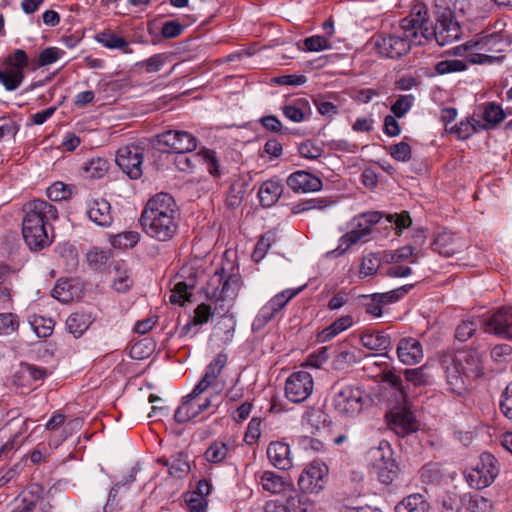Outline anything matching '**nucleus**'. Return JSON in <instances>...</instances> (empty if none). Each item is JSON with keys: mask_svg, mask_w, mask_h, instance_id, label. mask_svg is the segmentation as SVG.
<instances>
[{"mask_svg": "<svg viewBox=\"0 0 512 512\" xmlns=\"http://www.w3.org/2000/svg\"><path fill=\"white\" fill-rule=\"evenodd\" d=\"M241 285L240 276L237 274L225 275L224 270L216 271L209 281L208 295L210 299L215 301V309L228 311L229 305L226 302L232 303L237 297Z\"/></svg>", "mask_w": 512, "mask_h": 512, "instance_id": "nucleus-6", "label": "nucleus"}, {"mask_svg": "<svg viewBox=\"0 0 512 512\" xmlns=\"http://www.w3.org/2000/svg\"><path fill=\"white\" fill-rule=\"evenodd\" d=\"M155 142L158 147H165L164 151L176 154L189 153L197 148V139L194 135L182 130H168L156 135Z\"/></svg>", "mask_w": 512, "mask_h": 512, "instance_id": "nucleus-10", "label": "nucleus"}, {"mask_svg": "<svg viewBox=\"0 0 512 512\" xmlns=\"http://www.w3.org/2000/svg\"><path fill=\"white\" fill-rule=\"evenodd\" d=\"M48 375L47 369L29 363H21L13 375V384L26 393L37 387V382L43 381Z\"/></svg>", "mask_w": 512, "mask_h": 512, "instance_id": "nucleus-15", "label": "nucleus"}, {"mask_svg": "<svg viewBox=\"0 0 512 512\" xmlns=\"http://www.w3.org/2000/svg\"><path fill=\"white\" fill-rule=\"evenodd\" d=\"M388 152L393 159L399 162H408L412 157L411 147L404 141L390 145Z\"/></svg>", "mask_w": 512, "mask_h": 512, "instance_id": "nucleus-53", "label": "nucleus"}, {"mask_svg": "<svg viewBox=\"0 0 512 512\" xmlns=\"http://www.w3.org/2000/svg\"><path fill=\"white\" fill-rule=\"evenodd\" d=\"M397 356L405 365L418 364L424 356L421 342L413 337L402 338L397 346Z\"/></svg>", "mask_w": 512, "mask_h": 512, "instance_id": "nucleus-19", "label": "nucleus"}, {"mask_svg": "<svg viewBox=\"0 0 512 512\" xmlns=\"http://www.w3.org/2000/svg\"><path fill=\"white\" fill-rule=\"evenodd\" d=\"M466 508L470 512H490L492 509V502L479 494H473L469 496Z\"/></svg>", "mask_w": 512, "mask_h": 512, "instance_id": "nucleus-52", "label": "nucleus"}, {"mask_svg": "<svg viewBox=\"0 0 512 512\" xmlns=\"http://www.w3.org/2000/svg\"><path fill=\"white\" fill-rule=\"evenodd\" d=\"M246 193V184L242 180H236L231 183L226 196V205L229 208L240 206Z\"/></svg>", "mask_w": 512, "mask_h": 512, "instance_id": "nucleus-39", "label": "nucleus"}, {"mask_svg": "<svg viewBox=\"0 0 512 512\" xmlns=\"http://www.w3.org/2000/svg\"><path fill=\"white\" fill-rule=\"evenodd\" d=\"M178 207L168 193H158L146 203L140 217L143 231L151 238L165 242L178 231Z\"/></svg>", "mask_w": 512, "mask_h": 512, "instance_id": "nucleus-1", "label": "nucleus"}, {"mask_svg": "<svg viewBox=\"0 0 512 512\" xmlns=\"http://www.w3.org/2000/svg\"><path fill=\"white\" fill-rule=\"evenodd\" d=\"M202 393L193 389L183 398L181 405L176 409L174 419L177 423H186L208 410L211 406L210 398H201Z\"/></svg>", "mask_w": 512, "mask_h": 512, "instance_id": "nucleus-14", "label": "nucleus"}, {"mask_svg": "<svg viewBox=\"0 0 512 512\" xmlns=\"http://www.w3.org/2000/svg\"><path fill=\"white\" fill-rule=\"evenodd\" d=\"M417 26L419 38L429 40L434 38L440 46H445L460 38L461 27L447 10L437 19L435 25L428 18V10L424 4H416L409 16L404 18V27Z\"/></svg>", "mask_w": 512, "mask_h": 512, "instance_id": "nucleus-2", "label": "nucleus"}, {"mask_svg": "<svg viewBox=\"0 0 512 512\" xmlns=\"http://www.w3.org/2000/svg\"><path fill=\"white\" fill-rule=\"evenodd\" d=\"M82 175L85 178L89 179H99L102 178L109 170V162L107 159L102 157H93L83 163L82 167Z\"/></svg>", "mask_w": 512, "mask_h": 512, "instance_id": "nucleus-31", "label": "nucleus"}, {"mask_svg": "<svg viewBox=\"0 0 512 512\" xmlns=\"http://www.w3.org/2000/svg\"><path fill=\"white\" fill-rule=\"evenodd\" d=\"M413 102V95H400L395 103L391 106V112L397 118H401L411 109Z\"/></svg>", "mask_w": 512, "mask_h": 512, "instance_id": "nucleus-57", "label": "nucleus"}, {"mask_svg": "<svg viewBox=\"0 0 512 512\" xmlns=\"http://www.w3.org/2000/svg\"><path fill=\"white\" fill-rule=\"evenodd\" d=\"M329 469L328 466L319 460L309 463L298 478V486L305 493H319L323 490Z\"/></svg>", "mask_w": 512, "mask_h": 512, "instance_id": "nucleus-12", "label": "nucleus"}, {"mask_svg": "<svg viewBox=\"0 0 512 512\" xmlns=\"http://www.w3.org/2000/svg\"><path fill=\"white\" fill-rule=\"evenodd\" d=\"M87 261L89 265L97 270L106 267L111 261V252L93 249L87 253Z\"/></svg>", "mask_w": 512, "mask_h": 512, "instance_id": "nucleus-46", "label": "nucleus"}, {"mask_svg": "<svg viewBox=\"0 0 512 512\" xmlns=\"http://www.w3.org/2000/svg\"><path fill=\"white\" fill-rule=\"evenodd\" d=\"M267 456L270 463L280 470H287L292 466L290 447L286 443L271 442L267 448Z\"/></svg>", "mask_w": 512, "mask_h": 512, "instance_id": "nucleus-25", "label": "nucleus"}, {"mask_svg": "<svg viewBox=\"0 0 512 512\" xmlns=\"http://www.w3.org/2000/svg\"><path fill=\"white\" fill-rule=\"evenodd\" d=\"M298 290H285L275 295L259 311L256 321L264 325L272 320L285 305L297 295Z\"/></svg>", "mask_w": 512, "mask_h": 512, "instance_id": "nucleus-18", "label": "nucleus"}, {"mask_svg": "<svg viewBox=\"0 0 512 512\" xmlns=\"http://www.w3.org/2000/svg\"><path fill=\"white\" fill-rule=\"evenodd\" d=\"M115 160L119 168L131 179H139L142 176L143 148L136 145L120 147Z\"/></svg>", "mask_w": 512, "mask_h": 512, "instance_id": "nucleus-13", "label": "nucleus"}, {"mask_svg": "<svg viewBox=\"0 0 512 512\" xmlns=\"http://www.w3.org/2000/svg\"><path fill=\"white\" fill-rule=\"evenodd\" d=\"M446 382L451 392L463 395L473 380L483 375L482 356L477 350H462L442 359Z\"/></svg>", "mask_w": 512, "mask_h": 512, "instance_id": "nucleus-3", "label": "nucleus"}, {"mask_svg": "<svg viewBox=\"0 0 512 512\" xmlns=\"http://www.w3.org/2000/svg\"><path fill=\"white\" fill-rule=\"evenodd\" d=\"M504 41L499 33L477 35L476 39L468 41L464 48L471 51L469 62L473 64L492 63L498 57L489 53H498L503 50Z\"/></svg>", "mask_w": 512, "mask_h": 512, "instance_id": "nucleus-7", "label": "nucleus"}, {"mask_svg": "<svg viewBox=\"0 0 512 512\" xmlns=\"http://www.w3.org/2000/svg\"><path fill=\"white\" fill-rule=\"evenodd\" d=\"M362 345L373 351H385L391 346L390 336L383 332H366L361 336Z\"/></svg>", "mask_w": 512, "mask_h": 512, "instance_id": "nucleus-32", "label": "nucleus"}, {"mask_svg": "<svg viewBox=\"0 0 512 512\" xmlns=\"http://www.w3.org/2000/svg\"><path fill=\"white\" fill-rule=\"evenodd\" d=\"M87 215L99 226L108 227L113 222L110 203L104 198L92 199L87 204Z\"/></svg>", "mask_w": 512, "mask_h": 512, "instance_id": "nucleus-23", "label": "nucleus"}, {"mask_svg": "<svg viewBox=\"0 0 512 512\" xmlns=\"http://www.w3.org/2000/svg\"><path fill=\"white\" fill-rule=\"evenodd\" d=\"M255 480L261 488L271 494H280L291 488L290 481L274 471H260L255 474Z\"/></svg>", "mask_w": 512, "mask_h": 512, "instance_id": "nucleus-21", "label": "nucleus"}, {"mask_svg": "<svg viewBox=\"0 0 512 512\" xmlns=\"http://www.w3.org/2000/svg\"><path fill=\"white\" fill-rule=\"evenodd\" d=\"M384 443L381 442L379 447L372 448L369 454L372 457L379 456V462L375 463L374 466L377 469L378 479L386 485L391 484L398 476V466L391 457H386L382 453ZM388 446L387 443H385Z\"/></svg>", "mask_w": 512, "mask_h": 512, "instance_id": "nucleus-17", "label": "nucleus"}, {"mask_svg": "<svg viewBox=\"0 0 512 512\" xmlns=\"http://www.w3.org/2000/svg\"><path fill=\"white\" fill-rule=\"evenodd\" d=\"M289 512H313L315 510L314 503L309 499L305 492L299 493L291 489V493L286 499Z\"/></svg>", "mask_w": 512, "mask_h": 512, "instance_id": "nucleus-36", "label": "nucleus"}, {"mask_svg": "<svg viewBox=\"0 0 512 512\" xmlns=\"http://www.w3.org/2000/svg\"><path fill=\"white\" fill-rule=\"evenodd\" d=\"M22 234L32 250H41L51 243L47 225L58 218L55 206L45 200L34 199L25 205Z\"/></svg>", "mask_w": 512, "mask_h": 512, "instance_id": "nucleus-4", "label": "nucleus"}, {"mask_svg": "<svg viewBox=\"0 0 512 512\" xmlns=\"http://www.w3.org/2000/svg\"><path fill=\"white\" fill-rule=\"evenodd\" d=\"M198 156L202 159L208 173L213 178H219L221 176L219 159L214 150L204 148L198 153Z\"/></svg>", "mask_w": 512, "mask_h": 512, "instance_id": "nucleus-43", "label": "nucleus"}, {"mask_svg": "<svg viewBox=\"0 0 512 512\" xmlns=\"http://www.w3.org/2000/svg\"><path fill=\"white\" fill-rule=\"evenodd\" d=\"M390 428L399 436H406L415 432L418 428L413 414L406 410L391 413L389 420Z\"/></svg>", "mask_w": 512, "mask_h": 512, "instance_id": "nucleus-24", "label": "nucleus"}, {"mask_svg": "<svg viewBox=\"0 0 512 512\" xmlns=\"http://www.w3.org/2000/svg\"><path fill=\"white\" fill-rule=\"evenodd\" d=\"M98 43L109 49H119L125 54L132 53L129 42L123 37L111 31H103L95 36Z\"/></svg>", "mask_w": 512, "mask_h": 512, "instance_id": "nucleus-29", "label": "nucleus"}, {"mask_svg": "<svg viewBox=\"0 0 512 512\" xmlns=\"http://www.w3.org/2000/svg\"><path fill=\"white\" fill-rule=\"evenodd\" d=\"M417 251L414 247L410 245H405L396 249L395 251L386 254V262L391 264H398L402 261L410 260L411 264H415L417 262Z\"/></svg>", "mask_w": 512, "mask_h": 512, "instance_id": "nucleus-42", "label": "nucleus"}, {"mask_svg": "<svg viewBox=\"0 0 512 512\" xmlns=\"http://www.w3.org/2000/svg\"><path fill=\"white\" fill-rule=\"evenodd\" d=\"M422 482L430 484L438 482L441 478V471L437 463H428L420 470Z\"/></svg>", "mask_w": 512, "mask_h": 512, "instance_id": "nucleus-63", "label": "nucleus"}, {"mask_svg": "<svg viewBox=\"0 0 512 512\" xmlns=\"http://www.w3.org/2000/svg\"><path fill=\"white\" fill-rule=\"evenodd\" d=\"M353 324V318L350 315L342 316L336 319L330 326L324 328L317 335L318 342H327L332 338L345 331Z\"/></svg>", "mask_w": 512, "mask_h": 512, "instance_id": "nucleus-30", "label": "nucleus"}, {"mask_svg": "<svg viewBox=\"0 0 512 512\" xmlns=\"http://www.w3.org/2000/svg\"><path fill=\"white\" fill-rule=\"evenodd\" d=\"M287 185L295 192H316L322 188V180L306 171H296L287 179Z\"/></svg>", "mask_w": 512, "mask_h": 512, "instance_id": "nucleus-20", "label": "nucleus"}, {"mask_svg": "<svg viewBox=\"0 0 512 512\" xmlns=\"http://www.w3.org/2000/svg\"><path fill=\"white\" fill-rule=\"evenodd\" d=\"M140 240V234L136 231H127L115 235L112 240V246L120 249L134 247Z\"/></svg>", "mask_w": 512, "mask_h": 512, "instance_id": "nucleus-45", "label": "nucleus"}, {"mask_svg": "<svg viewBox=\"0 0 512 512\" xmlns=\"http://www.w3.org/2000/svg\"><path fill=\"white\" fill-rule=\"evenodd\" d=\"M228 453V447L225 443L214 442L205 452V457L209 462L220 463Z\"/></svg>", "mask_w": 512, "mask_h": 512, "instance_id": "nucleus-56", "label": "nucleus"}, {"mask_svg": "<svg viewBox=\"0 0 512 512\" xmlns=\"http://www.w3.org/2000/svg\"><path fill=\"white\" fill-rule=\"evenodd\" d=\"M188 285L185 282H178L171 291L169 301L173 304L183 305L189 300Z\"/></svg>", "mask_w": 512, "mask_h": 512, "instance_id": "nucleus-64", "label": "nucleus"}, {"mask_svg": "<svg viewBox=\"0 0 512 512\" xmlns=\"http://www.w3.org/2000/svg\"><path fill=\"white\" fill-rule=\"evenodd\" d=\"M303 421L308 423L312 428L319 429L326 421L325 413L319 408H310L305 411Z\"/></svg>", "mask_w": 512, "mask_h": 512, "instance_id": "nucleus-60", "label": "nucleus"}, {"mask_svg": "<svg viewBox=\"0 0 512 512\" xmlns=\"http://www.w3.org/2000/svg\"><path fill=\"white\" fill-rule=\"evenodd\" d=\"M505 118V113L500 105L490 102L486 104L483 112V119L490 125L496 126Z\"/></svg>", "mask_w": 512, "mask_h": 512, "instance_id": "nucleus-47", "label": "nucleus"}, {"mask_svg": "<svg viewBox=\"0 0 512 512\" xmlns=\"http://www.w3.org/2000/svg\"><path fill=\"white\" fill-rule=\"evenodd\" d=\"M284 116L292 122H302L311 115V109L308 101L304 99L296 100L293 104L285 105L282 108Z\"/></svg>", "mask_w": 512, "mask_h": 512, "instance_id": "nucleus-27", "label": "nucleus"}, {"mask_svg": "<svg viewBox=\"0 0 512 512\" xmlns=\"http://www.w3.org/2000/svg\"><path fill=\"white\" fill-rule=\"evenodd\" d=\"M92 323L89 314L83 312L72 313L66 320L67 330L74 335L75 338L81 337Z\"/></svg>", "mask_w": 512, "mask_h": 512, "instance_id": "nucleus-33", "label": "nucleus"}, {"mask_svg": "<svg viewBox=\"0 0 512 512\" xmlns=\"http://www.w3.org/2000/svg\"><path fill=\"white\" fill-rule=\"evenodd\" d=\"M276 242V233L268 231L261 236L255 245L252 253V260L256 263L260 262L266 255L267 251L273 243Z\"/></svg>", "mask_w": 512, "mask_h": 512, "instance_id": "nucleus-41", "label": "nucleus"}, {"mask_svg": "<svg viewBox=\"0 0 512 512\" xmlns=\"http://www.w3.org/2000/svg\"><path fill=\"white\" fill-rule=\"evenodd\" d=\"M19 328V317L14 313H0V336L10 335Z\"/></svg>", "mask_w": 512, "mask_h": 512, "instance_id": "nucleus-51", "label": "nucleus"}, {"mask_svg": "<svg viewBox=\"0 0 512 512\" xmlns=\"http://www.w3.org/2000/svg\"><path fill=\"white\" fill-rule=\"evenodd\" d=\"M485 331L505 339L512 338V306L497 309L486 321Z\"/></svg>", "mask_w": 512, "mask_h": 512, "instance_id": "nucleus-16", "label": "nucleus"}, {"mask_svg": "<svg viewBox=\"0 0 512 512\" xmlns=\"http://www.w3.org/2000/svg\"><path fill=\"white\" fill-rule=\"evenodd\" d=\"M396 512H428L429 503L420 494H412L404 498L395 507Z\"/></svg>", "mask_w": 512, "mask_h": 512, "instance_id": "nucleus-35", "label": "nucleus"}, {"mask_svg": "<svg viewBox=\"0 0 512 512\" xmlns=\"http://www.w3.org/2000/svg\"><path fill=\"white\" fill-rule=\"evenodd\" d=\"M481 125L479 121L475 119H466L462 120L460 123L455 126L447 129L450 133H453L457 136L458 139L465 140L468 139L472 134L478 131Z\"/></svg>", "mask_w": 512, "mask_h": 512, "instance_id": "nucleus-40", "label": "nucleus"}, {"mask_svg": "<svg viewBox=\"0 0 512 512\" xmlns=\"http://www.w3.org/2000/svg\"><path fill=\"white\" fill-rule=\"evenodd\" d=\"M167 60L168 56L166 54L159 53L139 62L137 65L147 73H155L161 70Z\"/></svg>", "mask_w": 512, "mask_h": 512, "instance_id": "nucleus-49", "label": "nucleus"}, {"mask_svg": "<svg viewBox=\"0 0 512 512\" xmlns=\"http://www.w3.org/2000/svg\"><path fill=\"white\" fill-rule=\"evenodd\" d=\"M498 460L489 452L480 455L475 467L466 475L468 484L475 489H483L490 486L499 474Z\"/></svg>", "mask_w": 512, "mask_h": 512, "instance_id": "nucleus-9", "label": "nucleus"}, {"mask_svg": "<svg viewBox=\"0 0 512 512\" xmlns=\"http://www.w3.org/2000/svg\"><path fill=\"white\" fill-rule=\"evenodd\" d=\"M304 47L307 51L319 52L330 49L328 37L321 35H313L304 40Z\"/></svg>", "mask_w": 512, "mask_h": 512, "instance_id": "nucleus-61", "label": "nucleus"}, {"mask_svg": "<svg viewBox=\"0 0 512 512\" xmlns=\"http://www.w3.org/2000/svg\"><path fill=\"white\" fill-rule=\"evenodd\" d=\"M411 288L412 285H405L385 293H375L374 295L383 307L386 304H390L401 299Z\"/></svg>", "mask_w": 512, "mask_h": 512, "instance_id": "nucleus-54", "label": "nucleus"}, {"mask_svg": "<svg viewBox=\"0 0 512 512\" xmlns=\"http://www.w3.org/2000/svg\"><path fill=\"white\" fill-rule=\"evenodd\" d=\"M400 27L403 31L402 35H386L381 33L373 38L374 47L378 54L387 58L396 59L406 55L413 43L418 45L423 44V41L419 38L416 25H413V28L404 27V19H402Z\"/></svg>", "mask_w": 512, "mask_h": 512, "instance_id": "nucleus-5", "label": "nucleus"}, {"mask_svg": "<svg viewBox=\"0 0 512 512\" xmlns=\"http://www.w3.org/2000/svg\"><path fill=\"white\" fill-rule=\"evenodd\" d=\"M314 381L312 375L304 370L293 372L285 381L284 393L292 403H302L312 394Z\"/></svg>", "mask_w": 512, "mask_h": 512, "instance_id": "nucleus-11", "label": "nucleus"}, {"mask_svg": "<svg viewBox=\"0 0 512 512\" xmlns=\"http://www.w3.org/2000/svg\"><path fill=\"white\" fill-rule=\"evenodd\" d=\"M431 247L438 254L451 257L462 249L463 244L451 231L444 229L437 233Z\"/></svg>", "mask_w": 512, "mask_h": 512, "instance_id": "nucleus-22", "label": "nucleus"}, {"mask_svg": "<svg viewBox=\"0 0 512 512\" xmlns=\"http://www.w3.org/2000/svg\"><path fill=\"white\" fill-rule=\"evenodd\" d=\"M381 265V259L377 254L369 253L364 256L360 265V275L368 277L374 275Z\"/></svg>", "mask_w": 512, "mask_h": 512, "instance_id": "nucleus-48", "label": "nucleus"}, {"mask_svg": "<svg viewBox=\"0 0 512 512\" xmlns=\"http://www.w3.org/2000/svg\"><path fill=\"white\" fill-rule=\"evenodd\" d=\"M283 193V186L275 180L265 181L259 191L258 196L263 206L270 207L273 205Z\"/></svg>", "mask_w": 512, "mask_h": 512, "instance_id": "nucleus-26", "label": "nucleus"}, {"mask_svg": "<svg viewBox=\"0 0 512 512\" xmlns=\"http://www.w3.org/2000/svg\"><path fill=\"white\" fill-rule=\"evenodd\" d=\"M365 404L364 391L353 385H345L332 398L334 411L341 417L352 418L361 413Z\"/></svg>", "mask_w": 512, "mask_h": 512, "instance_id": "nucleus-8", "label": "nucleus"}, {"mask_svg": "<svg viewBox=\"0 0 512 512\" xmlns=\"http://www.w3.org/2000/svg\"><path fill=\"white\" fill-rule=\"evenodd\" d=\"M190 470V465L187 461L186 455L178 453L171 457V463L169 467V474L176 478L184 477Z\"/></svg>", "mask_w": 512, "mask_h": 512, "instance_id": "nucleus-44", "label": "nucleus"}, {"mask_svg": "<svg viewBox=\"0 0 512 512\" xmlns=\"http://www.w3.org/2000/svg\"><path fill=\"white\" fill-rule=\"evenodd\" d=\"M370 233L371 229H369L368 226H363V223L359 222L358 228L347 232L340 238V244L338 248L335 250V252H338V255L343 254L351 246L357 244Z\"/></svg>", "mask_w": 512, "mask_h": 512, "instance_id": "nucleus-28", "label": "nucleus"}, {"mask_svg": "<svg viewBox=\"0 0 512 512\" xmlns=\"http://www.w3.org/2000/svg\"><path fill=\"white\" fill-rule=\"evenodd\" d=\"M466 68V63L458 59L442 60L435 65L436 72L441 75L464 71Z\"/></svg>", "mask_w": 512, "mask_h": 512, "instance_id": "nucleus-55", "label": "nucleus"}, {"mask_svg": "<svg viewBox=\"0 0 512 512\" xmlns=\"http://www.w3.org/2000/svg\"><path fill=\"white\" fill-rule=\"evenodd\" d=\"M47 196L51 201H62L71 197V188L63 182H55L47 188Z\"/></svg>", "mask_w": 512, "mask_h": 512, "instance_id": "nucleus-50", "label": "nucleus"}, {"mask_svg": "<svg viewBox=\"0 0 512 512\" xmlns=\"http://www.w3.org/2000/svg\"><path fill=\"white\" fill-rule=\"evenodd\" d=\"M6 67H10L12 69H18L19 71H23L28 65V56L26 52L22 49H17L13 54L9 55L5 61Z\"/></svg>", "mask_w": 512, "mask_h": 512, "instance_id": "nucleus-59", "label": "nucleus"}, {"mask_svg": "<svg viewBox=\"0 0 512 512\" xmlns=\"http://www.w3.org/2000/svg\"><path fill=\"white\" fill-rule=\"evenodd\" d=\"M115 273L113 287L117 292H126L132 286V280L128 273L127 264L123 260L113 261Z\"/></svg>", "mask_w": 512, "mask_h": 512, "instance_id": "nucleus-34", "label": "nucleus"}, {"mask_svg": "<svg viewBox=\"0 0 512 512\" xmlns=\"http://www.w3.org/2000/svg\"><path fill=\"white\" fill-rule=\"evenodd\" d=\"M71 285L68 280H58L52 290V296L63 303H68L73 299L70 291Z\"/></svg>", "mask_w": 512, "mask_h": 512, "instance_id": "nucleus-58", "label": "nucleus"}, {"mask_svg": "<svg viewBox=\"0 0 512 512\" xmlns=\"http://www.w3.org/2000/svg\"><path fill=\"white\" fill-rule=\"evenodd\" d=\"M211 315V307L205 303H201L196 307L194 317L181 328L180 335H189L192 328L207 323Z\"/></svg>", "mask_w": 512, "mask_h": 512, "instance_id": "nucleus-37", "label": "nucleus"}, {"mask_svg": "<svg viewBox=\"0 0 512 512\" xmlns=\"http://www.w3.org/2000/svg\"><path fill=\"white\" fill-rule=\"evenodd\" d=\"M24 79V72L6 67L0 71V83L9 91L16 90Z\"/></svg>", "mask_w": 512, "mask_h": 512, "instance_id": "nucleus-38", "label": "nucleus"}, {"mask_svg": "<svg viewBox=\"0 0 512 512\" xmlns=\"http://www.w3.org/2000/svg\"><path fill=\"white\" fill-rule=\"evenodd\" d=\"M44 492L43 486L38 483H32L24 490L21 499L37 507L38 501L44 497Z\"/></svg>", "mask_w": 512, "mask_h": 512, "instance_id": "nucleus-62", "label": "nucleus"}]
</instances>
